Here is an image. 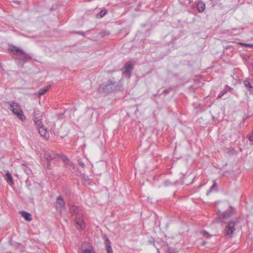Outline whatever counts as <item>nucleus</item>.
I'll return each mask as SVG.
<instances>
[{"instance_id":"nucleus-1","label":"nucleus","mask_w":253,"mask_h":253,"mask_svg":"<svg viewBox=\"0 0 253 253\" xmlns=\"http://www.w3.org/2000/svg\"><path fill=\"white\" fill-rule=\"evenodd\" d=\"M9 50L13 53V59L16 63L21 67H23L28 60L32 59L30 54L26 53L24 50L17 46L11 45Z\"/></svg>"},{"instance_id":"nucleus-2","label":"nucleus","mask_w":253,"mask_h":253,"mask_svg":"<svg viewBox=\"0 0 253 253\" xmlns=\"http://www.w3.org/2000/svg\"><path fill=\"white\" fill-rule=\"evenodd\" d=\"M69 211L72 216H75L77 229H84L85 228V224L83 219V212L82 208L80 206L73 205L70 206Z\"/></svg>"},{"instance_id":"nucleus-3","label":"nucleus","mask_w":253,"mask_h":253,"mask_svg":"<svg viewBox=\"0 0 253 253\" xmlns=\"http://www.w3.org/2000/svg\"><path fill=\"white\" fill-rule=\"evenodd\" d=\"M7 104L9 106V109L19 120L22 122H24L26 120V118L18 103L14 101H10L8 102Z\"/></svg>"},{"instance_id":"nucleus-4","label":"nucleus","mask_w":253,"mask_h":253,"mask_svg":"<svg viewBox=\"0 0 253 253\" xmlns=\"http://www.w3.org/2000/svg\"><path fill=\"white\" fill-rule=\"evenodd\" d=\"M116 82L109 80L105 84H100L97 89L98 92L100 93L107 94L112 92L117 89Z\"/></svg>"},{"instance_id":"nucleus-5","label":"nucleus","mask_w":253,"mask_h":253,"mask_svg":"<svg viewBox=\"0 0 253 253\" xmlns=\"http://www.w3.org/2000/svg\"><path fill=\"white\" fill-rule=\"evenodd\" d=\"M54 206L57 212L61 214L66 210L65 202L61 195L58 196L54 203Z\"/></svg>"},{"instance_id":"nucleus-6","label":"nucleus","mask_w":253,"mask_h":253,"mask_svg":"<svg viewBox=\"0 0 253 253\" xmlns=\"http://www.w3.org/2000/svg\"><path fill=\"white\" fill-rule=\"evenodd\" d=\"M235 212L236 210L234 208L230 207V209L218 214L219 219L221 221L225 222Z\"/></svg>"},{"instance_id":"nucleus-7","label":"nucleus","mask_w":253,"mask_h":253,"mask_svg":"<svg viewBox=\"0 0 253 253\" xmlns=\"http://www.w3.org/2000/svg\"><path fill=\"white\" fill-rule=\"evenodd\" d=\"M236 222L235 221H230L228 222L225 227L224 233L226 236L232 237L234 231L235 230V225Z\"/></svg>"},{"instance_id":"nucleus-8","label":"nucleus","mask_w":253,"mask_h":253,"mask_svg":"<svg viewBox=\"0 0 253 253\" xmlns=\"http://www.w3.org/2000/svg\"><path fill=\"white\" fill-rule=\"evenodd\" d=\"M42 113L38 110H35L33 117L35 125L36 127H39L42 125Z\"/></svg>"},{"instance_id":"nucleus-9","label":"nucleus","mask_w":253,"mask_h":253,"mask_svg":"<svg viewBox=\"0 0 253 253\" xmlns=\"http://www.w3.org/2000/svg\"><path fill=\"white\" fill-rule=\"evenodd\" d=\"M57 157H60V155H58L51 150H48L45 152L44 157L48 161L50 162L52 160L55 159Z\"/></svg>"},{"instance_id":"nucleus-10","label":"nucleus","mask_w":253,"mask_h":253,"mask_svg":"<svg viewBox=\"0 0 253 253\" xmlns=\"http://www.w3.org/2000/svg\"><path fill=\"white\" fill-rule=\"evenodd\" d=\"M61 160L64 162L66 167L72 170L75 169V167L72 163L64 155H60Z\"/></svg>"},{"instance_id":"nucleus-11","label":"nucleus","mask_w":253,"mask_h":253,"mask_svg":"<svg viewBox=\"0 0 253 253\" xmlns=\"http://www.w3.org/2000/svg\"><path fill=\"white\" fill-rule=\"evenodd\" d=\"M125 70L123 74L126 76H127L129 78L130 77V73L133 69V65L132 64H126L124 66Z\"/></svg>"},{"instance_id":"nucleus-12","label":"nucleus","mask_w":253,"mask_h":253,"mask_svg":"<svg viewBox=\"0 0 253 253\" xmlns=\"http://www.w3.org/2000/svg\"><path fill=\"white\" fill-rule=\"evenodd\" d=\"M36 127L38 129L39 132L42 136L44 138H46V139L48 138V137H49L48 133L45 127H43L42 124V125L41 126H40L39 127Z\"/></svg>"},{"instance_id":"nucleus-13","label":"nucleus","mask_w":253,"mask_h":253,"mask_svg":"<svg viewBox=\"0 0 253 253\" xmlns=\"http://www.w3.org/2000/svg\"><path fill=\"white\" fill-rule=\"evenodd\" d=\"M105 244L107 253H113V250L111 246V242L106 236H105Z\"/></svg>"},{"instance_id":"nucleus-14","label":"nucleus","mask_w":253,"mask_h":253,"mask_svg":"<svg viewBox=\"0 0 253 253\" xmlns=\"http://www.w3.org/2000/svg\"><path fill=\"white\" fill-rule=\"evenodd\" d=\"M20 214L21 216L26 220V221H31L32 219V215L31 213L27 212L25 211H20Z\"/></svg>"},{"instance_id":"nucleus-15","label":"nucleus","mask_w":253,"mask_h":253,"mask_svg":"<svg viewBox=\"0 0 253 253\" xmlns=\"http://www.w3.org/2000/svg\"><path fill=\"white\" fill-rule=\"evenodd\" d=\"M197 10L199 12H202L205 9V3L202 1H199L197 4Z\"/></svg>"},{"instance_id":"nucleus-16","label":"nucleus","mask_w":253,"mask_h":253,"mask_svg":"<svg viewBox=\"0 0 253 253\" xmlns=\"http://www.w3.org/2000/svg\"><path fill=\"white\" fill-rule=\"evenodd\" d=\"M6 180L8 183L10 185H12L14 183L13 178L11 174L9 171H7L6 173Z\"/></svg>"},{"instance_id":"nucleus-17","label":"nucleus","mask_w":253,"mask_h":253,"mask_svg":"<svg viewBox=\"0 0 253 253\" xmlns=\"http://www.w3.org/2000/svg\"><path fill=\"white\" fill-rule=\"evenodd\" d=\"M50 86H51L50 85H48L44 88H41L39 90V92H38L39 96H41L42 95H43L44 93H45L48 91V90L49 89Z\"/></svg>"},{"instance_id":"nucleus-18","label":"nucleus","mask_w":253,"mask_h":253,"mask_svg":"<svg viewBox=\"0 0 253 253\" xmlns=\"http://www.w3.org/2000/svg\"><path fill=\"white\" fill-rule=\"evenodd\" d=\"M107 13V10L106 9L102 10L100 12L96 14V17L98 18H102Z\"/></svg>"},{"instance_id":"nucleus-19","label":"nucleus","mask_w":253,"mask_h":253,"mask_svg":"<svg viewBox=\"0 0 253 253\" xmlns=\"http://www.w3.org/2000/svg\"><path fill=\"white\" fill-rule=\"evenodd\" d=\"M244 83L245 86L247 87V89H249V88H250V87L252 86L251 84L250 83L248 79H246V80H245Z\"/></svg>"},{"instance_id":"nucleus-20","label":"nucleus","mask_w":253,"mask_h":253,"mask_svg":"<svg viewBox=\"0 0 253 253\" xmlns=\"http://www.w3.org/2000/svg\"><path fill=\"white\" fill-rule=\"evenodd\" d=\"M214 189H215L216 190H217V186L216 184V183L214 182V184L211 186V187L210 188V190L207 193V194H209L210 192H211Z\"/></svg>"},{"instance_id":"nucleus-21","label":"nucleus","mask_w":253,"mask_h":253,"mask_svg":"<svg viewBox=\"0 0 253 253\" xmlns=\"http://www.w3.org/2000/svg\"><path fill=\"white\" fill-rule=\"evenodd\" d=\"M202 234L204 237H205L207 238H210L211 237V235H210V234L205 230H204L202 232Z\"/></svg>"},{"instance_id":"nucleus-22","label":"nucleus","mask_w":253,"mask_h":253,"mask_svg":"<svg viewBox=\"0 0 253 253\" xmlns=\"http://www.w3.org/2000/svg\"><path fill=\"white\" fill-rule=\"evenodd\" d=\"M78 164L81 166L83 168H84L85 166L84 164V163L83 162V161L82 160H78Z\"/></svg>"},{"instance_id":"nucleus-23","label":"nucleus","mask_w":253,"mask_h":253,"mask_svg":"<svg viewBox=\"0 0 253 253\" xmlns=\"http://www.w3.org/2000/svg\"><path fill=\"white\" fill-rule=\"evenodd\" d=\"M226 92V91L225 90H223L221 91L218 95L217 98H221Z\"/></svg>"},{"instance_id":"nucleus-24","label":"nucleus","mask_w":253,"mask_h":253,"mask_svg":"<svg viewBox=\"0 0 253 253\" xmlns=\"http://www.w3.org/2000/svg\"><path fill=\"white\" fill-rule=\"evenodd\" d=\"M83 253H94V252L92 250L85 249L83 251Z\"/></svg>"},{"instance_id":"nucleus-25","label":"nucleus","mask_w":253,"mask_h":253,"mask_svg":"<svg viewBox=\"0 0 253 253\" xmlns=\"http://www.w3.org/2000/svg\"><path fill=\"white\" fill-rule=\"evenodd\" d=\"M240 44L243 45L246 47H253V44H247V43H240Z\"/></svg>"},{"instance_id":"nucleus-26","label":"nucleus","mask_w":253,"mask_h":253,"mask_svg":"<svg viewBox=\"0 0 253 253\" xmlns=\"http://www.w3.org/2000/svg\"><path fill=\"white\" fill-rule=\"evenodd\" d=\"M248 138L250 141H253V129L250 135H249Z\"/></svg>"},{"instance_id":"nucleus-27","label":"nucleus","mask_w":253,"mask_h":253,"mask_svg":"<svg viewBox=\"0 0 253 253\" xmlns=\"http://www.w3.org/2000/svg\"><path fill=\"white\" fill-rule=\"evenodd\" d=\"M248 91L250 92V94H253V86L250 87L249 89H248Z\"/></svg>"},{"instance_id":"nucleus-28","label":"nucleus","mask_w":253,"mask_h":253,"mask_svg":"<svg viewBox=\"0 0 253 253\" xmlns=\"http://www.w3.org/2000/svg\"><path fill=\"white\" fill-rule=\"evenodd\" d=\"M75 33H77L78 34H80L81 35L84 36V33L83 31H78V32H75Z\"/></svg>"},{"instance_id":"nucleus-29","label":"nucleus","mask_w":253,"mask_h":253,"mask_svg":"<svg viewBox=\"0 0 253 253\" xmlns=\"http://www.w3.org/2000/svg\"><path fill=\"white\" fill-rule=\"evenodd\" d=\"M148 243H149V244H152L153 243H154V241H153V240H149V241H148Z\"/></svg>"},{"instance_id":"nucleus-30","label":"nucleus","mask_w":253,"mask_h":253,"mask_svg":"<svg viewBox=\"0 0 253 253\" xmlns=\"http://www.w3.org/2000/svg\"><path fill=\"white\" fill-rule=\"evenodd\" d=\"M14 2L17 3V4H20L21 2L20 1H14Z\"/></svg>"},{"instance_id":"nucleus-31","label":"nucleus","mask_w":253,"mask_h":253,"mask_svg":"<svg viewBox=\"0 0 253 253\" xmlns=\"http://www.w3.org/2000/svg\"><path fill=\"white\" fill-rule=\"evenodd\" d=\"M164 92L165 93H168V90L167 89H166L164 91Z\"/></svg>"}]
</instances>
